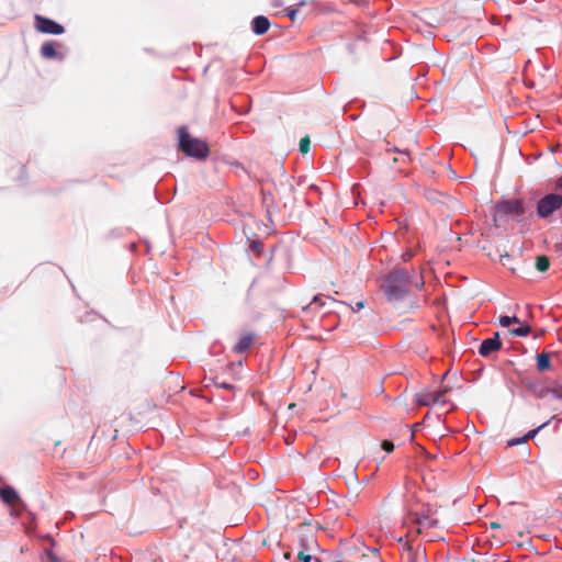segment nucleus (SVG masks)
<instances>
[{"label": "nucleus", "mask_w": 562, "mask_h": 562, "mask_svg": "<svg viewBox=\"0 0 562 562\" xmlns=\"http://www.w3.org/2000/svg\"><path fill=\"white\" fill-rule=\"evenodd\" d=\"M416 271L413 269L406 271L404 269H396L390 272L381 288L386 296V300L393 303L395 306L401 303L407 294L414 289L419 290L424 285L422 278L416 279Z\"/></svg>", "instance_id": "1"}, {"label": "nucleus", "mask_w": 562, "mask_h": 562, "mask_svg": "<svg viewBox=\"0 0 562 562\" xmlns=\"http://www.w3.org/2000/svg\"><path fill=\"white\" fill-rule=\"evenodd\" d=\"M178 147L189 157L204 160L210 155V148L205 140L193 137L187 126L178 128Z\"/></svg>", "instance_id": "2"}, {"label": "nucleus", "mask_w": 562, "mask_h": 562, "mask_svg": "<svg viewBox=\"0 0 562 562\" xmlns=\"http://www.w3.org/2000/svg\"><path fill=\"white\" fill-rule=\"evenodd\" d=\"M449 389L446 386L439 391L422 390L415 394V403L419 406H431L435 404H446V394Z\"/></svg>", "instance_id": "3"}, {"label": "nucleus", "mask_w": 562, "mask_h": 562, "mask_svg": "<svg viewBox=\"0 0 562 562\" xmlns=\"http://www.w3.org/2000/svg\"><path fill=\"white\" fill-rule=\"evenodd\" d=\"M562 207V194L550 193L539 200L537 204V214L541 218H548L557 210Z\"/></svg>", "instance_id": "4"}, {"label": "nucleus", "mask_w": 562, "mask_h": 562, "mask_svg": "<svg viewBox=\"0 0 562 562\" xmlns=\"http://www.w3.org/2000/svg\"><path fill=\"white\" fill-rule=\"evenodd\" d=\"M34 26L38 32L44 34L60 35L65 32L61 24L40 14L34 16Z\"/></svg>", "instance_id": "5"}, {"label": "nucleus", "mask_w": 562, "mask_h": 562, "mask_svg": "<svg viewBox=\"0 0 562 562\" xmlns=\"http://www.w3.org/2000/svg\"><path fill=\"white\" fill-rule=\"evenodd\" d=\"M497 212L501 215H521L525 212L521 200H508L497 205Z\"/></svg>", "instance_id": "6"}, {"label": "nucleus", "mask_w": 562, "mask_h": 562, "mask_svg": "<svg viewBox=\"0 0 562 562\" xmlns=\"http://www.w3.org/2000/svg\"><path fill=\"white\" fill-rule=\"evenodd\" d=\"M501 348H502V341L499 338V334L495 333L493 337L486 338L481 342V346L479 348V353L482 357L486 358V357L491 356L493 352L501 350Z\"/></svg>", "instance_id": "7"}, {"label": "nucleus", "mask_w": 562, "mask_h": 562, "mask_svg": "<svg viewBox=\"0 0 562 562\" xmlns=\"http://www.w3.org/2000/svg\"><path fill=\"white\" fill-rule=\"evenodd\" d=\"M402 562H428V560L424 549H414L408 543H405L404 551L402 552Z\"/></svg>", "instance_id": "8"}, {"label": "nucleus", "mask_w": 562, "mask_h": 562, "mask_svg": "<svg viewBox=\"0 0 562 562\" xmlns=\"http://www.w3.org/2000/svg\"><path fill=\"white\" fill-rule=\"evenodd\" d=\"M526 389L537 398H544L550 394L549 387L539 380H526Z\"/></svg>", "instance_id": "9"}, {"label": "nucleus", "mask_w": 562, "mask_h": 562, "mask_svg": "<svg viewBox=\"0 0 562 562\" xmlns=\"http://www.w3.org/2000/svg\"><path fill=\"white\" fill-rule=\"evenodd\" d=\"M0 498L9 506H16L21 503L19 494L11 486H4L0 490Z\"/></svg>", "instance_id": "10"}, {"label": "nucleus", "mask_w": 562, "mask_h": 562, "mask_svg": "<svg viewBox=\"0 0 562 562\" xmlns=\"http://www.w3.org/2000/svg\"><path fill=\"white\" fill-rule=\"evenodd\" d=\"M270 27V22L267 16L258 15L254 18L251 22L252 32L257 35H262L268 32Z\"/></svg>", "instance_id": "11"}, {"label": "nucleus", "mask_w": 562, "mask_h": 562, "mask_svg": "<svg viewBox=\"0 0 562 562\" xmlns=\"http://www.w3.org/2000/svg\"><path fill=\"white\" fill-rule=\"evenodd\" d=\"M254 336L251 334H246L239 338L237 344L234 346V351L237 353H243L246 351L252 344Z\"/></svg>", "instance_id": "12"}, {"label": "nucleus", "mask_w": 562, "mask_h": 562, "mask_svg": "<svg viewBox=\"0 0 562 562\" xmlns=\"http://www.w3.org/2000/svg\"><path fill=\"white\" fill-rule=\"evenodd\" d=\"M550 358L551 353L549 352H541L537 356V370L539 372H544L551 369Z\"/></svg>", "instance_id": "13"}, {"label": "nucleus", "mask_w": 562, "mask_h": 562, "mask_svg": "<svg viewBox=\"0 0 562 562\" xmlns=\"http://www.w3.org/2000/svg\"><path fill=\"white\" fill-rule=\"evenodd\" d=\"M548 424H549V422H547V423H544V424L540 425L539 427H537V428H535V429L530 430L528 434H526V435H525L524 437H521V438H516V439H512V440H509V441H508V446H510V447H512V446H517V445H520V443L526 442L528 439L533 438V437L538 434V431H539L540 429H542L543 427H546Z\"/></svg>", "instance_id": "14"}, {"label": "nucleus", "mask_w": 562, "mask_h": 562, "mask_svg": "<svg viewBox=\"0 0 562 562\" xmlns=\"http://www.w3.org/2000/svg\"><path fill=\"white\" fill-rule=\"evenodd\" d=\"M387 151L389 153H398L400 157H394L393 158L394 162L407 164L411 161V154L407 149H398V148L394 147V148H387Z\"/></svg>", "instance_id": "15"}, {"label": "nucleus", "mask_w": 562, "mask_h": 562, "mask_svg": "<svg viewBox=\"0 0 562 562\" xmlns=\"http://www.w3.org/2000/svg\"><path fill=\"white\" fill-rule=\"evenodd\" d=\"M41 54L45 58H55L57 56L55 44L53 42L44 43L41 47Z\"/></svg>", "instance_id": "16"}, {"label": "nucleus", "mask_w": 562, "mask_h": 562, "mask_svg": "<svg viewBox=\"0 0 562 562\" xmlns=\"http://www.w3.org/2000/svg\"><path fill=\"white\" fill-rule=\"evenodd\" d=\"M550 268V259L548 256L541 255L536 258V269L539 272H546Z\"/></svg>", "instance_id": "17"}, {"label": "nucleus", "mask_w": 562, "mask_h": 562, "mask_svg": "<svg viewBox=\"0 0 562 562\" xmlns=\"http://www.w3.org/2000/svg\"><path fill=\"white\" fill-rule=\"evenodd\" d=\"M531 331V326L528 324H520V327L509 329V334L513 336L525 337Z\"/></svg>", "instance_id": "18"}, {"label": "nucleus", "mask_w": 562, "mask_h": 562, "mask_svg": "<svg viewBox=\"0 0 562 562\" xmlns=\"http://www.w3.org/2000/svg\"><path fill=\"white\" fill-rule=\"evenodd\" d=\"M498 323L502 327H509L512 324H521L517 316H501Z\"/></svg>", "instance_id": "19"}, {"label": "nucleus", "mask_w": 562, "mask_h": 562, "mask_svg": "<svg viewBox=\"0 0 562 562\" xmlns=\"http://www.w3.org/2000/svg\"><path fill=\"white\" fill-rule=\"evenodd\" d=\"M310 146H311V139L308 136H305L300 140V151L303 155H305L310 151Z\"/></svg>", "instance_id": "20"}, {"label": "nucleus", "mask_w": 562, "mask_h": 562, "mask_svg": "<svg viewBox=\"0 0 562 562\" xmlns=\"http://www.w3.org/2000/svg\"><path fill=\"white\" fill-rule=\"evenodd\" d=\"M297 558L302 562H321L318 558L306 554L303 550L299 552Z\"/></svg>", "instance_id": "21"}, {"label": "nucleus", "mask_w": 562, "mask_h": 562, "mask_svg": "<svg viewBox=\"0 0 562 562\" xmlns=\"http://www.w3.org/2000/svg\"><path fill=\"white\" fill-rule=\"evenodd\" d=\"M550 394L553 395L555 398L562 401V385L561 384H554L553 386L549 387Z\"/></svg>", "instance_id": "22"}, {"label": "nucleus", "mask_w": 562, "mask_h": 562, "mask_svg": "<svg viewBox=\"0 0 562 562\" xmlns=\"http://www.w3.org/2000/svg\"><path fill=\"white\" fill-rule=\"evenodd\" d=\"M416 522L420 526V527H431L434 521L430 520L428 517H424V518H417L416 519Z\"/></svg>", "instance_id": "23"}, {"label": "nucleus", "mask_w": 562, "mask_h": 562, "mask_svg": "<svg viewBox=\"0 0 562 562\" xmlns=\"http://www.w3.org/2000/svg\"><path fill=\"white\" fill-rule=\"evenodd\" d=\"M382 449L386 452H392L394 450V445L392 441L384 440L381 445Z\"/></svg>", "instance_id": "24"}, {"label": "nucleus", "mask_w": 562, "mask_h": 562, "mask_svg": "<svg viewBox=\"0 0 562 562\" xmlns=\"http://www.w3.org/2000/svg\"><path fill=\"white\" fill-rule=\"evenodd\" d=\"M288 15L289 18L294 21L295 16H296V13H297V10L296 9H288Z\"/></svg>", "instance_id": "25"}, {"label": "nucleus", "mask_w": 562, "mask_h": 562, "mask_svg": "<svg viewBox=\"0 0 562 562\" xmlns=\"http://www.w3.org/2000/svg\"><path fill=\"white\" fill-rule=\"evenodd\" d=\"M364 307V302L363 301H359L356 303V308H352L353 312H357L359 310H362Z\"/></svg>", "instance_id": "26"}, {"label": "nucleus", "mask_w": 562, "mask_h": 562, "mask_svg": "<svg viewBox=\"0 0 562 562\" xmlns=\"http://www.w3.org/2000/svg\"><path fill=\"white\" fill-rule=\"evenodd\" d=\"M490 526H491V528L496 529V528H499L502 525L499 522L492 521L490 524Z\"/></svg>", "instance_id": "27"}, {"label": "nucleus", "mask_w": 562, "mask_h": 562, "mask_svg": "<svg viewBox=\"0 0 562 562\" xmlns=\"http://www.w3.org/2000/svg\"><path fill=\"white\" fill-rule=\"evenodd\" d=\"M222 387L224 389H232L233 386L231 384H227V383H223L221 384Z\"/></svg>", "instance_id": "28"}, {"label": "nucleus", "mask_w": 562, "mask_h": 562, "mask_svg": "<svg viewBox=\"0 0 562 562\" xmlns=\"http://www.w3.org/2000/svg\"><path fill=\"white\" fill-rule=\"evenodd\" d=\"M405 257H407V259L412 258V255L411 254H405Z\"/></svg>", "instance_id": "29"}, {"label": "nucleus", "mask_w": 562, "mask_h": 562, "mask_svg": "<svg viewBox=\"0 0 562 562\" xmlns=\"http://www.w3.org/2000/svg\"><path fill=\"white\" fill-rule=\"evenodd\" d=\"M405 257H407V259L412 258V255L411 254H405Z\"/></svg>", "instance_id": "30"}, {"label": "nucleus", "mask_w": 562, "mask_h": 562, "mask_svg": "<svg viewBox=\"0 0 562 562\" xmlns=\"http://www.w3.org/2000/svg\"><path fill=\"white\" fill-rule=\"evenodd\" d=\"M317 301H318V297H317V296H315V297H314L313 303H315V302H317Z\"/></svg>", "instance_id": "31"}]
</instances>
